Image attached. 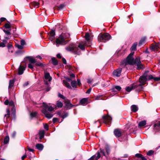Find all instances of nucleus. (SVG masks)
I'll return each instance as SVG.
<instances>
[{
  "label": "nucleus",
  "instance_id": "f257e3e1",
  "mask_svg": "<svg viewBox=\"0 0 160 160\" xmlns=\"http://www.w3.org/2000/svg\"><path fill=\"white\" fill-rule=\"evenodd\" d=\"M133 53H131L127 58L126 60L123 61L122 62L120 65L121 67L123 66H126L127 65H133L136 64L137 65L141 63L140 60V58L139 57H137L135 60H134L132 56Z\"/></svg>",
  "mask_w": 160,
  "mask_h": 160
},
{
  "label": "nucleus",
  "instance_id": "f03ea898",
  "mask_svg": "<svg viewBox=\"0 0 160 160\" xmlns=\"http://www.w3.org/2000/svg\"><path fill=\"white\" fill-rule=\"evenodd\" d=\"M148 72V71L146 72L143 75L140 77L139 82L140 84L138 85V87H140L138 88V89L137 90V91H140L142 90L143 87L142 86L144 85L146 83V82L147 80V73Z\"/></svg>",
  "mask_w": 160,
  "mask_h": 160
},
{
  "label": "nucleus",
  "instance_id": "7ed1b4c3",
  "mask_svg": "<svg viewBox=\"0 0 160 160\" xmlns=\"http://www.w3.org/2000/svg\"><path fill=\"white\" fill-rule=\"evenodd\" d=\"M111 38L110 35L108 33L99 34L98 36V39L99 42H105L108 41Z\"/></svg>",
  "mask_w": 160,
  "mask_h": 160
},
{
  "label": "nucleus",
  "instance_id": "20e7f679",
  "mask_svg": "<svg viewBox=\"0 0 160 160\" xmlns=\"http://www.w3.org/2000/svg\"><path fill=\"white\" fill-rule=\"evenodd\" d=\"M69 40H65L63 38H62L61 35L56 38V46L58 47L59 45H65L68 42Z\"/></svg>",
  "mask_w": 160,
  "mask_h": 160
},
{
  "label": "nucleus",
  "instance_id": "39448f33",
  "mask_svg": "<svg viewBox=\"0 0 160 160\" xmlns=\"http://www.w3.org/2000/svg\"><path fill=\"white\" fill-rule=\"evenodd\" d=\"M65 48L67 51H72L75 54H79L80 51L78 47L74 46L72 47L69 46Z\"/></svg>",
  "mask_w": 160,
  "mask_h": 160
},
{
  "label": "nucleus",
  "instance_id": "423d86ee",
  "mask_svg": "<svg viewBox=\"0 0 160 160\" xmlns=\"http://www.w3.org/2000/svg\"><path fill=\"white\" fill-rule=\"evenodd\" d=\"M103 119L104 120V122L106 124H110L111 123L112 121V118L111 117L107 115L103 116Z\"/></svg>",
  "mask_w": 160,
  "mask_h": 160
},
{
  "label": "nucleus",
  "instance_id": "0eeeda50",
  "mask_svg": "<svg viewBox=\"0 0 160 160\" xmlns=\"http://www.w3.org/2000/svg\"><path fill=\"white\" fill-rule=\"evenodd\" d=\"M138 87V84L136 83H134L131 85V86L127 87L126 90L127 91L129 92L132 90Z\"/></svg>",
  "mask_w": 160,
  "mask_h": 160
},
{
  "label": "nucleus",
  "instance_id": "6e6552de",
  "mask_svg": "<svg viewBox=\"0 0 160 160\" xmlns=\"http://www.w3.org/2000/svg\"><path fill=\"white\" fill-rule=\"evenodd\" d=\"M153 130L155 132L160 131V122H157L153 126Z\"/></svg>",
  "mask_w": 160,
  "mask_h": 160
},
{
  "label": "nucleus",
  "instance_id": "1a4fd4ad",
  "mask_svg": "<svg viewBox=\"0 0 160 160\" xmlns=\"http://www.w3.org/2000/svg\"><path fill=\"white\" fill-rule=\"evenodd\" d=\"M71 85L73 88H77V85L80 86L81 83L80 82V81L79 79L77 80V82L76 81H73L71 82Z\"/></svg>",
  "mask_w": 160,
  "mask_h": 160
},
{
  "label": "nucleus",
  "instance_id": "9d476101",
  "mask_svg": "<svg viewBox=\"0 0 160 160\" xmlns=\"http://www.w3.org/2000/svg\"><path fill=\"white\" fill-rule=\"evenodd\" d=\"M105 151L106 152L107 154H109L110 152V149L109 147L108 146H106L105 147V149H102L101 150L100 152L104 156H106V153L105 152Z\"/></svg>",
  "mask_w": 160,
  "mask_h": 160
},
{
  "label": "nucleus",
  "instance_id": "9b49d317",
  "mask_svg": "<svg viewBox=\"0 0 160 160\" xmlns=\"http://www.w3.org/2000/svg\"><path fill=\"white\" fill-rule=\"evenodd\" d=\"M122 71V69L121 68H119L115 70L113 72V75L117 77H119L120 76Z\"/></svg>",
  "mask_w": 160,
  "mask_h": 160
},
{
  "label": "nucleus",
  "instance_id": "f8f14e48",
  "mask_svg": "<svg viewBox=\"0 0 160 160\" xmlns=\"http://www.w3.org/2000/svg\"><path fill=\"white\" fill-rule=\"evenodd\" d=\"M100 153L98 152H97V156L95 155H93L88 160H98V159L100 158Z\"/></svg>",
  "mask_w": 160,
  "mask_h": 160
},
{
  "label": "nucleus",
  "instance_id": "ddd939ff",
  "mask_svg": "<svg viewBox=\"0 0 160 160\" xmlns=\"http://www.w3.org/2000/svg\"><path fill=\"white\" fill-rule=\"evenodd\" d=\"M114 133L115 136L117 137H120L121 136V132L119 129H115Z\"/></svg>",
  "mask_w": 160,
  "mask_h": 160
},
{
  "label": "nucleus",
  "instance_id": "4468645a",
  "mask_svg": "<svg viewBox=\"0 0 160 160\" xmlns=\"http://www.w3.org/2000/svg\"><path fill=\"white\" fill-rule=\"evenodd\" d=\"M42 113L45 115L46 117L48 119L51 118L53 116L52 114L47 113L46 110L45 109H43L42 110Z\"/></svg>",
  "mask_w": 160,
  "mask_h": 160
},
{
  "label": "nucleus",
  "instance_id": "2eb2a0df",
  "mask_svg": "<svg viewBox=\"0 0 160 160\" xmlns=\"http://www.w3.org/2000/svg\"><path fill=\"white\" fill-rule=\"evenodd\" d=\"M43 106L44 107L45 109L46 110V109H48V110L49 111H52L54 110V108L51 106H48L46 103H43Z\"/></svg>",
  "mask_w": 160,
  "mask_h": 160
},
{
  "label": "nucleus",
  "instance_id": "dca6fc26",
  "mask_svg": "<svg viewBox=\"0 0 160 160\" xmlns=\"http://www.w3.org/2000/svg\"><path fill=\"white\" fill-rule=\"evenodd\" d=\"M147 79L148 80L153 79L155 81H160V77H153L152 75H150L148 76H147Z\"/></svg>",
  "mask_w": 160,
  "mask_h": 160
},
{
  "label": "nucleus",
  "instance_id": "f3484780",
  "mask_svg": "<svg viewBox=\"0 0 160 160\" xmlns=\"http://www.w3.org/2000/svg\"><path fill=\"white\" fill-rule=\"evenodd\" d=\"M25 67L20 66L18 68V74L19 75L22 74L23 71L25 70Z\"/></svg>",
  "mask_w": 160,
  "mask_h": 160
},
{
  "label": "nucleus",
  "instance_id": "a211bd4d",
  "mask_svg": "<svg viewBox=\"0 0 160 160\" xmlns=\"http://www.w3.org/2000/svg\"><path fill=\"white\" fill-rule=\"evenodd\" d=\"M55 35V32L54 30H51L50 32V35H49V38L50 39L51 41L53 40L54 38Z\"/></svg>",
  "mask_w": 160,
  "mask_h": 160
},
{
  "label": "nucleus",
  "instance_id": "6ab92c4d",
  "mask_svg": "<svg viewBox=\"0 0 160 160\" xmlns=\"http://www.w3.org/2000/svg\"><path fill=\"white\" fill-rule=\"evenodd\" d=\"M28 59L29 62L31 63L34 64L37 62V60L36 59L31 57H26Z\"/></svg>",
  "mask_w": 160,
  "mask_h": 160
},
{
  "label": "nucleus",
  "instance_id": "aec40b11",
  "mask_svg": "<svg viewBox=\"0 0 160 160\" xmlns=\"http://www.w3.org/2000/svg\"><path fill=\"white\" fill-rule=\"evenodd\" d=\"M85 45L84 42H82L79 43L78 48H79L82 50H84L85 48Z\"/></svg>",
  "mask_w": 160,
  "mask_h": 160
},
{
  "label": "nucleus",
  "instance_id": "412c9836",
  "mask_svg": "<svg viewBox=\"0 0 160 160\" xmlns=\"http://www.w3.org/2000/svg\"><path fill=\"white\" fill-rule=\"evenodd\" d=\"M151 48L154 51H157L158 48H160V44L159 43H158L152 46Z\"/></svg>",
  "mask_w": 160,
  "mask_h": 160
},
{
  "label": "nucleus",
  "instance_id": "4be33fe9",
  "mask_svg": "<svg viewBox=\"0 0 160 160\" xmlns=\"http://www.w3.org/2000/svg\"><path fill=\"white\" fill-rule=\"evenodd\" d=\"M45 78L46 80H48V81L50 82V81L52 78L50 76V75L49 73L48 72H46L45 73L44 75Z\"/></svg>",
  "mask_w": 160,
  "mask_h": 160
},
{
  "label": "nucleus",
  "instance_id": "5701e85b",
  "mask_svg": "<svg viewBox=\"0 0 160 160\" xmlns=\"http://www.w3.org/2000/svg\"><path fill=\"white\" fill-rule=\"evenodd\" d=\"M65 103L66 107L68 109H69L72 107V105L69 100L66 101Z\"/></svg>",
  "mask_w": 160,
  "mask_h": 160
},
{
  "label": "nucleus",
  "instance_id": "b1692460",
  "mask_svg": "<svg viewBox=\"0 0 160 160\" xmlns=\"http://www.w3.org/2000/svg\"><path fill=\"white\" fill-rule=\"evenodd\" d=\"M61 35L65 40L67 38H69L70 37V34L68 33H62Z\"/></svg>",
  "mask_w": 160,
  "mask_h": 160
},
{
  "label": "nucleus",
  "instance_id": "393cba45",
  "mask_svg": "<svg viewBox=\"0 0 160 160\" xmlns=\"http://www.w3.org/2000/svg\"><path fill=\"white\" fill-rule=\"evenodd\" d=\"M131 108L132 111L134 112H136L138 110V107L135 105H132L131 107Z\"/></svg>",
  "mask_w": 160,
  "mask_h": 160
},
{
  "label": "nucleus",
  "instance_id": "a878e982",
  "mask_svg": "<svg viewBox=\"0 0 160 160\" xmlns=\"http://www.w3.org/2000/svg\"><path fill=\"white\" fill-rule=\"evenodd\" d=\"M63 83L64 85L69 89H71L72 88L70 85L69 83L66 80H63Z\"/></svg>",
  "mask_w": 160,
  "mask_h": 160
},
{
  "label": "nucleus",
  "instance_id": "bb28decb",
  "mask_svg": "<svg viewBox=\"0 0 160 160\" xmlns=\"http://www.w3.org/2000/svg\"><path fill=\"white\" fill-rule=\"evenodd\" d=\"M36 147L40 151L42 150L43 148V146L41 144H37Z\"/></svg>",
  "mask_w": 160,
  "mask_h": 160
},
{
  "label": "nucleus",
  "instance_id": "cd10ccee",
  "mask_svg": "<svg viewBox=\"0 0 160 160\" xmlns=\"http://www.w3.org/2000/svg\"><path fill=\"white\" fill-rule=\"evenodd\" d=\"M146 40V38H143L141 39L140 41L139 44H138V46H141V45L144 44L145 42V41Z\"/></svg>",
  "mask_w": 160,
  "mask_h": 160
},
{
  "label": "nucleus",
  "instance_id": "c85d7f7f",
  "mask_svg": "<svg viewBox=\"0 0 160 160\" xmlns=\"http://www.w3.org/2000/svg\"><path fill=\"white\" fill-rule=\"evenodd\" d=\"M135 157L137 158H141L142 160H145L146 158L144 157L143 155L139 153H137L135 154Z\"/></svg>",
  "mask_w": 160,
  "mask_h": 160
},
{
  "label": "nucleus",
  "instance_id": "c756f323",
  "mask_svg": "<svg viewBox=\"0 0 160 160\" xmlns=\"http://www.w3.org/2000/svg\"><path fill=\"white\" fill-rule=\"evenodd\" d=\"M137 45V42H136L134 43L131 48V50L132 51L136 50V47Z\"/></svg>",
  "mask_w": 160,
  "mask_h": 160
},
{
  "label": "nucleus",
  "instance_id": "7c9ffc66",
  "mask_svg": "<svg viewBox=\"0 0 160 160\" xmlns=\"http://www.w3.org/2000/svg\"><path fill=\"white\" fill-rule=\"evenodd\" d=\"M9 141V136L8 135L6 136L3 142L4 144H7L8 142Z\"/></svg>",
  "mask_w": 160,
  "mask_h": 160
},
{
  "label": "nucleus",
  "instance_id": "2f4dec72",
  "mask_svg": "<svg viewBox=\"0 0 160 160\" xmlns=\"http://www.w3.org/2000/svg\"><path fill=\"white\" fill-rule=\"evenodd\" d=\"M88 101V99L86 98H83L80 101V103L83 105H85Z\"/></svg>",
  "mask_w": 160,
  "mask_h": 160
},
{
  "label": "nucleus",
  "instance_id": "473e14b6",
  "mask_svg": "<svg viewBox=\"0 0 160 160\" xmlns=\"http://www.w3.org/2000/svg\"><path fill=\"white\" fill-rule=\"evenodd\" d=\"M137 69L138 70L142 69L144 68V66L142 63L139 64H137Z\"/></svg>",
  "mask_w": 160,
  "mask_h": 160
},
{
  "label": "nucleus",
  "instance_id": "72a5a7b5",
  "mask_svg": "<svg viewBox=\"0 0 160 160\" xmlns=\"http://www.w3.org/2000/svg\"><path fill=\"white\" fill-rule=\"evenodd\" d=\"M146 124V121L145 120L142 121L138 124L139 127H142L145 126Z\"/></svg>",
  "mask_w": 160,
  "mask_h": 160
},
{
  "label": "nucleus",
  "instance_id": "f704fd0d",
  "mask_svg": "<svg viewBox=\"0 0 160 160\" xmlns=\"http://www.w3.org/2000/svg\"><path fill=\"white\" fill-rule=\"evenodd\" d=\"M57 107L58 108H61L63 106V103L62 102L59 101H57L56 103Z\"/></svg>",
  "mask_w": 160,
  "mask_h": 160
},
{
  "label": "nucleus",
  "instance_id": "c9c22d12",
  "mask_svg": "<svg viewBox=\"0 0 160 160\" xmlns=\"http://www.w3.org/2000/svg\"><path fill=\"white\" fill-rule=\"evenodd\" d=\"M52 63L54 65H57L58 64V61L54 58H52Z\"/></svg>",
  "mask_w": 160,
  "mask_h": 160
},
{
  "label": "nucleus",
  "instance_id": "e433bc0d",
  "mask_svg": "<svg viewBox=\"0 0 160 160\" xmlns=\"http://www.w3.org/2000/svg\"><path fill=\"white\" fill-rule=\"evenodd\" d=\"M7 114L4 115V117H6L7 118H8L10 117V112L9 110H7Z\"/></svg>",
  "mask_w": 160,
  "mask_h": 160
},
{
  "label": "nucleus",
  "instance_id": "4c0bfd02",
  "mask_svg": "<svg viewBox=\"0 0 160 160\" xmlns=\"http://www.w3.org/2000/svg\"><path fill=\"white\" fill-rule=\"evenodd\" d=\"M85 46H90L91 44V42L89 40H86V41L85 42H84Z\"/></svg>",
  "mask_w": 160,
  "mask_h": 160
},
{
  "label": "nucleus",
  "instance_id": "58836bf2",
  "mask_svg": "<svg viewBox=\"0 0 160 160\" xmlns=\"http://www.w3.org/2000/svg\"><path fill=\"white\" fill-rule=\"evenodd\" d=\"M32 4L34 7H38L39 5V3L36 2H32Z\"/></svg>",
  "mask_w": 160,
  "mask_h": 160
},
{
  "label": "nucleus",
  "instance_id": "ea45409f",
  "mask_svg": "<svg viewBox=\"0 0 160 160\" xmlns=\"http://www.w3.org/2000/svg\"><path fill=\"white\" fill-rule=\"evenodd\" d=\"M14 83V81L13 80H10L9 81V88L12 87Z\"/></svg>",
  "mask_w": 160,
  "mask_h": 160
},
{
  "label": "nucleus",
  "instance_id": "a19ab883",
  "mask_svg": "<svg viewBox=\"0 0 160 160\" xmlns=\"http://www.w3.org/2000/svg\"><path fill=\"white\" fill-rule=\"evenodd\" d=\"M3 32L5 33L7 35H10L11 32L10 30H3Z\"/></svg>",
  "mask_w": 160,
  "mask_h": 160
},
{
  "label": "nucleus",
  "instance_id": "79ce46f5",
  "mask_svg": "<svg viewBox=\"0 0 160 160\" xmlns=\"http://www.w3.org/2000/svg\"><path fill=\"white\" fill-rule=\"evenodd\" d=\"M154 153V151L152 150H149L148 151L147 153V155L148 156H151Z\"/></svg>",
  "mask_w": 160,
  "mask_h": 160
},
{
  "label": "nucleus",
  "instance_id": "37998d69",
  "mask_svg": "<svg viewBox=\"0 0 160 160\" xmlns=\"http://www.w3.org/2000/svg\"><path fill=\"white\" fill-rule=\"evenodd\" d=\"M35 66H42L43 64L39 62H36L35 64Z\"/></svg>",
  "mask_w": 160,
  "mask_h": 160
},
{
  "label": "nucleus",
  "instance_id": "c03bdc74",
  "mask_svg": "<svg viewBox=\"0 0 160 160\" xmlns=\"http://www.w3.org/2000/svg\"><path fill=\"white\" fill-rule=\"evenodd\" d=\"M90 35L88 33H86L85 36V38L86 40H89Z\"/></svg>",
  "mask_w": 160,
  "mask_h": 160
},
{
  "label": "nucleus",
  "instance_id": "a18cd8bd",
  "mask_svg": "<svg viewBox=\"0 0 160 160\" xmlns=\"http://www.w3.org/2000/svg\"><path fill=\"white\" fill-rule=\"evenodd\" d=\"M4 27L5 28L8 29L10 28L11 26L10 24L8 23H6L5 24Z\"/></svg>",
  "mask_w": 160,
  "mask_h": 160
},
{
  "label": "nucleus",
  "instance_id": "49530a36",
  "mask_svg": "<svg viewBox=\"0 0 160 160\" xmlns=\"http://www.w3.org/2000/svg\"><path fill=\"white\" fill-rule=\"evenodd\" d=\"M115 89H117L118 91H119L121 89V88L119 86H116L114 87Z\"/></svg>",
  "mask_w": 160,
  "mask_h": 160
},
{
  "label": "nucleus",
  "instance_id": "de8ad7c7",
  "mask_svg": "<svg viewBox=\"0 0 160 160\" xmlns=\"http://www.w3.org/2000/svg\"><path fill=\"white\" fill-rule=\"evenodd\" d=\"M16 47L19 49H22L23 48V47L22 45H19L18 44L16 45Z\"/></svg>",
  "mask_w": 160,
  "mask_h": 160
},
{
  "label": "nucleus",
  "instance_id": "09e8293b",
  "mask_svg": "<svg viewBox=\"0 0 160 160\" xmlns=\"http://www.w3.org/2000/svg\"><path fill=\"white\" fill-rule=\"evenodd\" d=\"M32 64V63H30L28 64V68L32 69H33V66Z\"/></svg>",
  "mask_w": 160,
  "mask_h": 160
},
{
  "label": "nucleus",
  "instance_id": "8fccbe9b",
  "mask_svg": "<svg viewBox=\"0 0 160 160\" xmlns=\"http://www.w3.org/2000/svg\"><path fill=\"white\" fill-rule=\"evenodd\" d=\"M26 44V42L24 40H22L21 41V45L22 46Z\"/></svg>",
  "mask_w": 160,
  "mask_h": 160
},
{
  "label": "nucleus",
  "instance_id": "3c124183",
  "mask_svg": "<svg viewBox=\"0 0 160 160\" xmlns=\"http://www.w3.org/2000/svg\"><path fill=\"white\" fill-rule=\"evenodd\" d=\"M58 96L59 97H60L63 99H64V98H65L64 97L63 95H62V94H60V93H58Z\"/></svg>",
  "mask_w": 160,
  "mask_h": 160
},
{
  "label": "nucleus",
  "instance_id": "603ef678",
  "mask_svg": "<svg viewBox=\"0 0 160 160\" xmlns=\"http://www.w3.org/2000/svg\"><path fill=\"white\" fill-rule=\"evenodd\" d=\"M37 113L35 112H32L31 113V116L32 117H34L36 116Z\"/></svg>",
  "mask_w": 160,
  "mask_h": 160
},
{
  "label": "nucleus",
  "instance_id": "864d4df0",
  "mask_svg": "<svg viewBox=\"0 0 160 160\" xmlns=\"http://www.w3.org/2000/svg\"><path fill=\"white\" fill-rule=\"evenodd\" d=\"M44 128L46 129L47 130H48V125L47 124H45L44 125Z\"/></svg>",
  "mask_w": 160,
  "mask_h": 160
},
{
  "label": "nucleus",
  "instance_id": "5fc2aeb1",
  "mask_svg": "<svg viewBox=\"0 0 160 160\" xmlns=\"http://www.w3.org/2000/svg\"><path fill=\"white\" fill-rule=\"evenodd\" d=\"M16 132L15 131H14L12 133V138H14L16 136Z\"/></svg>",
  "mask_w": 160,
  "mask_h": 160
},
{
  "label": "nucleus",
  "instance_id": "6e6d98bb",
  "mask_svg": "<svg viewBox=\"0 0 160 160\" xmlns=\"http://www.w3.org/2000/svg\"><path fill=\"white\" fill-rule=\"evenodd\" d=\"M5 46V45L3 42L0 43V47H4Z\"/></svg>",
  "mask_w": 160,
  "mask_h": 160
},
{
  "label": "nucleus",
  "instance_id": "4d7b16f0",
  "mask_svg": "<svg viewBox=\"0 0 160 160\" xmlns=\"http://www.w3.org/2000/svg\"><path fill=\"white\" fill-rule=\"evenodd\" d=\"M6 20V18H0V21L1 22H3L5 21Z\"/></svg>",
  "mask_w": 160,
  "mask_h": 160
},
{
  "label": "nucleus",
  "instance_id": "13d9d810",
  "mask_svg": "<svg viewBox=\"0 0 160 160\" xmlns=\"http://www.w3.org/2000/svg\"><path fill=\"white\" fill-rule=\"evenodd\" d=\"M8 104L10 106H12L14 105V103L13 101H11L9 102Z\"/></svg>",
  "mask_w": 160,
  "mask_h": 160
},
{
  "label": "nucleus",
  "instance_id": "bf43d9fd",
  "mask_svg": "<svg viewBox=\"0 0 160 160\" xmlns=\"http://www.w3.org/2000/svg\"><path fill=\"white\" fill-rule=\"evenodd\" d=\"M62 61L63 63L64 64H67V62L66 60L63 58H62Z\"/></svg>",
  "mask_w": 160,
  "mask_h": 160
},
{
  "label": "nucleus",
  "instance_id": "052dcab7",
  "mask_svg": "<svg viewBox=\"0 0 160 160\" xmlns=\"http://www.w3.org/2000/svg\"><path fill=\"white\" fill-rule=\"evenodd\" d=\"M9 102L8 100H6L4 102V103L5 105H8L9 104Z\"/></svg>",
  "mask_w": 160,
  "mask_h": 160
},
{
  "label": "nucleus",
  "instance_id": "680f3d73",
  "mask_svg": "<svg viewBox=\"0 0 160 160\" xmlns=\"http://www.w3.org/2000/svg\"><path fill=\"white\" fill-rule=\"evenodd\" d=\"M68 116V114L65 113L62 116V118H66Z\"/></svg>",
  "mask_w": 160,
  "mask_h": 160
},
{
  "label": "nucleus",
  "instance_id": "e2e57ef3",
  "mask_svg": "<svg viewBox=\"0 0 160 160\" xmlns=\"http://www.w3.org/2000/svg\"><path fill=\"white\" fill-rule=\"evenodd\" d=\"M27 157V155L26 154H25L24 155L22 156V157L21 158L22 160H23Z\"/></svg>",
  "mask_w": 160,
  "mask_h": 160
},
{
  "label": "nucleus",
  "instance_id": "0e129e2a",
  "mask_svg": "<svg viewBox=\"0 0 160 160\" xmlns=\"http://www.w3.org/2000/svg\"><path fill=\"white\" fill-rule=\"evenodd\" d=\"M44 131H42V135H40V138L41 139L42 138H43V137H44Z\"/></svg>",
  "mask_w": 160,
  "mask_h": 160
},
{
  "label": "nucleus",
  "instance_id": "69168bd1",
  "mask_svg": "<svg viewBox=\"0 0 160 160\" xmlns=\"http://www.w3.org/2000/svg\"><path fill=\"white\" fill-rule=\"evenodd\" d=\"M91 90H92V88H89L87 90V91L86 92V93H88V94L89 93H90V92H91Z\"/></svg>",
  "mask_w": 160,
  "mask_h": 160
},
{
  "label": "nucleus",
  "instance_id": "338daca9",
  "mask_svg": "<svg viewBox=\"0 0 160 160\" xmlns=\"http://www.w3.org/2000/svg\"><path fill=\"white\" fill-rule=\"evenodd\" d=\"M57 118H54L53 119V122H54V123H55V122H56L57 121Z\"/></svg>",
  "mask_w": 160,
  "mask_h": 160
},
{
  "label": "nucleus",
  "instance_id": "774afa93",
  "mask_svg": "<svg viewBox=\"0 0 160 160\" xmlns=\"http://www.w3.org/2000/svg\"><path fill=\"white\" fill-rule=\"evenodd\" d=\"M57 58H61V56L60 54H58L57 55Z\"/></svg>",
  "mask_w": 160,
  "mask_h": 160
}]
</instances>
